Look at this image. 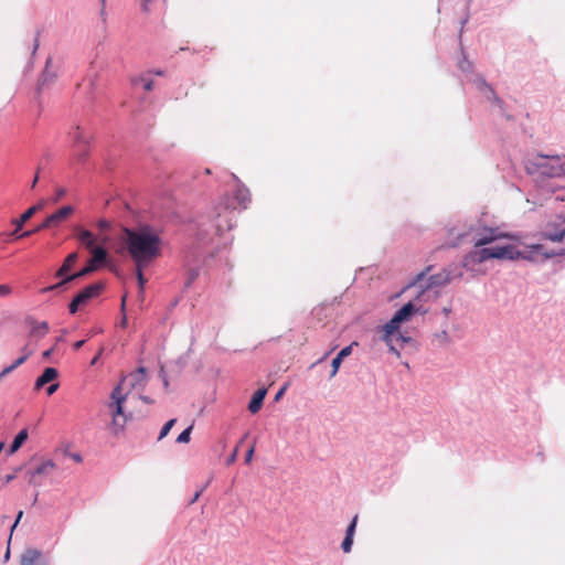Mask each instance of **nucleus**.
I'll return each instance as SVG.
<instances>
[{
    "mask_svg": "<svg viewBox=\"0 0 565 565\" xmlns=\"http://www.w3.org/2000/svg\"><path fill=\"white\" fill-rule=\"evenodd\" d=\"M527 250H520L518 246L513 244H504V245H493V246H484L479 249H475L470 252L466 256V263L472 262L477 264L484 263L490 259H527L535 260L539 256H542L544 259L563 255V252H548L544 245L542 244H533L526 246Z\"/></svg>",
    "mask_w": 565,
    "mask_h": 565,
    "instance_id": "obj_1",
    "label": "nucleus"
},
{
    "mask_svg": "<svg viewBox=\"0 0 565 565\" xmlns=\"http://www.w3.org/2000/svg\"><path fill=\"white\" fill-rule=\"evenodd\" d=\"M122 243L135 264L149 265L161 254V239L149 227L122 231Z\"/></svg>",
    "mask_w": 565,
    "mask_h": 565,
    "instance_id": "obj_2",
    "label": "nucleus"
},
{
    "mask_svg": "<svg viewBox=\"0 0 565 565\" xmlns=\"http://www.w3.org/2000/svg\"><path fill=\"white\" fill-rule=\"evenodd\" d=\"M113 403L109 405L113 411V420H111V431L114 435H118L122 431L126 424V416L124 414L122 404L126 399V396L121 393L120 385L116 386L111 392Z\"/></svg>",
    "mask_w": 565,
    "mask_h": 565,
    "instance_id": "obj_3",
    "label": "nucleus"
},
{
    "mask_svg": "<svg viewBox=\"0 0 565 565\" xmlns=\"http://www.w3.org/2000/svg\"><path fill=\"white\" fill-rule=\"evenodd\" d=\"M416 311L417 309L412 301L397 310L393 318L383 326L384 340L390 343L392 335L399 329L401 323L408 321Z\"/></svg>",
    "mask_w": 565,
    "mask_h": 565,
    "instance_id": "obj_4",
    "label": "nucleus"
},
{
    "mask_svg": "<svg viewBox=\"0 0 565 565\" xmlns=\"http://www.w3.org/2000/svg\"><path fill=\"white\" fill-rule=\"evenodd\" d=\"M104 290L103 282H94L81 290L68 306L70 313L74 315L81 307L86 306L89 300L98 297Z\"/></svg>",
    "mask_w": 565,
    "mask_h": 565,
    "instance_id": "obj_5",
    "label": "nucleus"
},
{
    "mask_svg": "<svg viewBox=\"0 0 565 565\" xmlns=\"http://www.w3.org/2000/svg\"><path fill=\"white\" fill-rule=\"evenodd\" d=\"M500 238H514V237L501 232L500 228H498V227H483L481 231H478L473 235L472 242H473L476 249H479L487 245L492 244L493 242H495Z\"/></svg>",
    "mask_w": 565,
    "mask_h": 565,
    "instance_id": "obj_6",
    "label": "nucleus"
},
{
    "mask_svg": "<svg viewBox=\"0 0 565 565\" xmlns=\"http://www.w3.org/2000/svg\"><path fill=\"white\" fill-rule=\"evenodd\" d=\"M74 210L72 206L66 205L57 210L55 213L47 216L39 226L38 230H46L58 227L63 222H65L72 214Z\"/></svg>",
    "mask_w": 565,
    "mask_h": 565,
    "instance_id": "obj_7",
    "label": "nucleus"
},
{
    "mask_svg": "<svg viewBox=\"0 0 565 565\" xmlns=\"http://www.w3.org/2000/svg\"><path fill=\"white\" fill-rule=\"evenodd\" d=\"M558 222H550L546 224L542 236L552 242H561L565 238V216H559Z\"/></svg>",
    "mask_w": 565,
    "mask_h": 565,
    "instance_id": "obj_8",
    "label": "nucleus"
},
{
    "mask_svg": "<svg viewBox=\"0 0 565 565\" xmlns=\"http://www.w3.org/2000/svg\"><path fill=\"white\" fill-rule=\"evenodd\" d=\"M67 137L71 140L72 147L85 146L87 142L93 141L92 132L79 125H73L67 131Z\"/></svg>",
    "mask_w": 565,
    "mask_h": 565,
    "instance_id": "obj_9",
    "label": "nucleus"
},
{
    "mask_svg": "<svg viewBox=\"0 0 565 565\" xmlns=\"http://www.w3.org/2000/svg\"><path fill=\"white\" fill-rule=\"evenodd\" d=\"M96 269H97V266L89 260L88 264L82 270H79L75 274H72V275H67L60 282L41 289V292L44 294V292L57 290L61 287H63L65 284L73 281L77 278L87 276V275L92 274L93 271H95Z\"/></svg>",
    "mask_w": 565,
    "mask_h": 565,
    "instance_id": "obj_10",
    "label": "nucleus"
},
{
    "mask_svg": "<svg viewBox=\"0 0 565 565\" xmlns=\"http://www.w3.org/2000/svg\"><path fill=\"white\" fill-rule=\"evenodd\" d=\"M20 565H47V561L39 550L28 548L21 555Z\"/></svg>",
    "mask_w": 565,
    "mask_h": 565,
    "instance_id": "obj_11",
    "label": "nucleus"
},
{
    "mask_svg": "<svg viewBox=\"0 0 565 565\" xmlns=\"http://www.w3.org/2000/svg\"><path fill=\"white\" fill-rule=\"evenodd\" d=\"M58 376V372L54 367H46L43 373L36 379L34 388L40 390L45 384L54 382Z\"/></svg>",
    "mask_w": 565,
    "mask_h": 565,
    "instance_id": "obj_12",
    "label": "nucleus"
},
{
    "mask_svg": "<svg viewBox=\"0 0 565 565\" xmlns=\"http://www.w3.org/2000/svg\"><path fill=\"white\" fill-rule=\"evenodd\" d=\"M76 238L78 239L82 246L86 247L89 250L96 247V237L88 230L76 228Z\"/></svg>",
    "mask_w": 565,
    "mask_h": 565,
    "instance_id": "obj_13",
    "label": "nucleus"
},
{
    "mask_svg": "<svg viewBox=\"0 0 565 565\" xmlns=\"http://www.w3.org/2000/svg\"><path fill=\"white\" fill-rule=\"evenodd\" d=\"M266 394H267V390L266 388H259L257 390L249 404H248V411L252 413V414H256L259 412V409L262 408L263 406V402L266 397Z\"/></svg>",
    "mask_w": 565,
    "mask_h": 565,
    "instance_id": "obj_14",
    "label": "nucleus"
},
{
    "mask_svg": "<svg viewBox=\"0 0 565 565\" xmlns=\"http://www.w3.org/2000/svg\"><path fill=\"white\" fill-rule=\"evenodd\" d=\"M55 469V463L52 460H45L41 465H39L33 471L30 473V482H35L36 476H47Z\"/></svg>",
    "mask_w": 565,
    "mask_h": 565,
    "instance_id": "obj_15",
    "label": "nucleus"
},
{
    "mask_svg": "<svg viewBox=\"0 0 565 565\" xmlns=\"http://www.w3.org/2000/svg\"><path fill=\"white\" fill-rule=\"evenodd\" d=\"M22 353H23V355L20 356L19 359H17L13 364L3 369V371L0 373V379H2L4 375L11 373L18 366L22 365L29 359V356L32 355L33 350L29 349V345L26 344L23 347Z\"/></svg>",
    "mask_w": 565,
    "mask_h": 565,
    "instance_id": "obj_16",
    "label": "nucleus"
},
{
    "mask_svg": "<svg viewBox=\"0 0 565 565\" xmlns=\"http://www.w3.org/2000/svg\"><path fill=\"white\" fill-rule=\"evenodd\" d=\"M234 200L237 202L236 205H233V209L237 206L246 207L247 203L250 201L249 191L244 186H238L234 194Z\"/></svg>",
    "mask_w": 565,
    "mask_h": 565,
    "instance_id": "obj_17",
    "label": "nucleus"
},
{
    "mask_svg": "<svg viewBox=\"0 0 565 565\" xmlns=\"http://www.w3.org/2000/svg\"><path fill=\"white\" fill-rule=\"evenodd\" d=\"M78 259V254L76 252L71 253L64 260L61 268L57 270L56 276L57 277H66V275L71 271L72 267L75 265V263Z\"/></svg>",
    "mask_w": 565,
    "mask_h": 565,
    "instance_id": "obj_18",
    "label": "nucleus"
},
{
    "mask_svg": "<svg viewBox=\"0 0 565 565\" xmlns=\"http://www.w3.org/2000/svg\"><path fill=\"white\" fill-rule=\"evenodd\" d=\"M92 142H87L85 146L73 147L74 158L77 163H85L90 154Z\"/></svg>",
    "mask_w": 565,
    "mask_h": 565,
    "instance_id": "obj_19",
    "label": "nucleus"
},
{
    "mask_svg": "<svg viewBox=\"0 0 565 565\" xmlns=\"http://www.w3.org/2000/svg\"><path fill=\"white\" fill-rule=\"evenodd\" d=\"M451 281V276L447 271H441L436 275L429 277V282L427 287H440L449 284Z\"/></svg>",
    "mask_w": 565,
    "mask_h": 565,
    "instance_id": "obj_20",
    "label": "nucleus"
},
{
    "mask_svg": "<svg viewBox=\"0 0 565 565\" xmlns=\"http://www.w3.org/2000/svg\"><path fill=\"white\" fill-rule=\"evenodd\" d=\"M34 215V209H28L19 218L13 220V224L15 225V230L13 235L18 237L19 231L23 227V225Z\"/></svg>",
    "mask_w": 565,
    "mask_h": 565,
    "instance_id": "obj_21",
    "label": "nucleus"
},
{
    "mask_svg": "<svg viewBox=\"0 0 565 565\" xmlns=\"http://www.w3.org/2000/svg\"><path fill=\"white\" fill-rule=\"evenodd\" d=\"M92 258L89 259L93 264H95L97 267L99 264L104 263L107 258V252L102 246H96L93 249H90Z\"/></svg>",
    "mask_w": 565,
    "mask_h": 565,
    "instance_id": "obj_22",
    "label": "nucleus"
},
{
    "mask_svg": "<svg viewBox=\"0 0 565 565\" xmlns=\"http://www.w3.org/2000/svg\"><path fill=\"white\" fill-rule=\"evenodd\" d=\"M131 386H139L146 383V369L139 367L129 375Z\"/></svg>",
    "mask_w": 565,
    "mask_h": 565,
    "instance_id": "obj_23",
    "label": "nucleus"
},
{
    "mask_svg": "<svg viewBox=\"0 0 565 565\" xmlns=\"http://www.w3.org/2000/svg\"><path fill=\"white\" fill-rule=\"evenodd\" d=\"M49 332L47 322H32L31 337L43 338Z\"/></svg>",
    "mask_w": 565,
    "mask_h": 565,
    "instance_id": "obj_24",
    "label": "nucleus"
},
{
    "mask_svg": "<svg viewBox=\"0 0 565 565\" xmlns=\"http://www.w3.org/2000/svg\"><path fill=\"white\" fill-rule=\"evenodd\" d=\"M26 439H28V430L26 429L20 430L9 448V454L10 455L14 454L23 445V443Z\"/></svg>",
    "mask_w": 565,
    "mask_h": 565,
    "instance_id": "obj_25",
    "label": "nucleus"
},
{
    "mask_svg": "<svg viewBox=\"0 0 565 565\" xmlns=\"http://www.w3.org/2000/svg\"><path fill=\"white\" fill-rule=\"evenodd\" d=\"M135 266H136V275H137L138 285H139V294L142 295L143 290H145L146 282H147V279L145 278L142 271L148 265L135 264Z\"/></svg>",
    "mask_w": 565,
    "mask_h": 565,
    "instance_id": "obj_26",
    "label": "nucleus"
},
{
    "mask_svg": "<svg viewBox=\"0 0 565 565\" xmlns=\"http://www.w3.org/2000/svg\"><path fill=\"white\" fill-rule=\"evenodd\" d=\"M50 63H51V60H47L45 70L43 72L42 77H41L40 83H39L40 88H42L44 85L51 83L54 79V77H55V75L51 74L50 71H49Z\"/></svg>",
    "mask_w": 565,
    "mask_h": 565,
    "instance_id": "obj_27",
    "label": "nucleus"
},
{
    "mask_svg": "<svg viewBox=\"0 0 565 565\" xmlns=\"http://www.w3.org/2000/svg\"><path fill=\"white\" fill-rule=\"evenodd\" d=\"M138 84H141L146 92H151L153 89L154 82L151 78L140 77L138 79H134V85Z\"/></svg>",
    "mask_w": 565,
    "mask_h": 565,
    "instance_id": "obj_28",
    "label": "nucleus"
},
{
    "mask_svg": "<svg viewBox=\"0 0 565 565\" xmlns=\"http://www.w3.org/2000/svg\"><path fill=\"white\" fill-rule=\"evenodd\" d=\"M177 419L175 418H172L170 420H168L163 427L161 428V431H160V435H159V440H161L162 438H164L169 431L171 430V428L174 426Z\"/></svg>",
    "mask_w": 565,
    "mask_h": 565,
    "instance_id": "obj_29",
    "label": "nucleus"
},
{
    "mask_svg": "<svg viewBox=\"0 0 565 565\" xmlns=\"http://www.w3.org/2000/svg\"><path fill=\"white\" fill-rule=\"evenodd\" d=\"M193 426L191 425L186 429H184L177 438V443L179 444H186L190 441V436L192 431Z\"/></svg>",
    "mask_w": 565,
    "mask_h": 565,
    "instance_id": "obj_30",
    "label": "nucleus"
},
{
    "mask_svg": "<svg viewBox=\"0 0 565 565\" xmlns=\"http://www.w3.org/2000/svg\"><path fill=\"white\" fill-rule=\"evenodd\" d=\"M434 338L439 344L449 343V334L446 330L435 333Z\"/></svg>",
    "mask_w": 565,
    "mask_h": 565,
    "instance_id": "obj_31",
    "label": "nucleus"
},
{
    "mask_svg": "<svg viewBox=\"0 0 565 565\" xmlns=\"http://www.w3.org/2000/svg\"><path fill=\"white\" fill-rule=\"evenodd\" d=\"M343 360H341L340 358L335 356L333 360H332V363H331V374H330V377H333L335 376V374L338 373L339 369H340V365L342 363Z\"/></svg>",
    "mask_w": 565,
    "mask_h": 565,
    "instance_id": "obj_32",
    "label": "nucleus"
},
{
    "mask_svg": "<svg viewBox=\"0 0 565 565\" xmlns=\"http://www.w3.org/2000/svg\"><path fill=\"white\" fill-rule=\"evenodd\" d=\"M356 522H358V515H355L353 518V520L351 521V523L349 524L348 529H347V534L345 536H350V537H353L354 536V533H355V527H356Z\"/></svg>",
    "mask_w": 565,
    "mask_h": 565,
    "instance_id": "obj_33",
    "label": "nucleus"
},
{
    "mask_svg": "<svg viewBox=\"0 0 565 565\" xmlns=\"http://www.w3.org/2000/svg\"><path fill=\"white\" fill-rule=\"evenodd\" d=\"M352 544H353V537L345 536L343 542H342V545H341L343 552L344 553L351 552Z\"/></svg>",
    "mask_w": 565,
    "mask_h": 565,
    "instance_id": "obj_34",
    "label": "nucleus"
},
{
    "mask_svg": "<svg viewBox=\"0 0 565 565\" xmlns=\"http://www.w3.org/2000/svg\"><path fill=\"white\" fill-rule=\"evenodd\" d=\"M356 344V342H353L352 344L343 348L339 353H338V358H340L341 360H343L344 358L349 356L352 352V347Z\"/></svg>",
    "mask_w": 565,
    "mask_h": 565,
    "instance_id": "obj_35",
    "label": "nucleus"
},
{
    "mask_svg": "<svg viewBox=\"0 0 565 565\" xmlns=\"http://www.w3.org/2000/svg\"><path fill=\"white\" fill-rule=\"evenodd\" d=\"M554 198L556 201H565V188H558L554 191Z\"/></svg>",
    "mask_w": 565,
    "mask_h": 565,
    "instance_id": "obj_36",
    "label": "nucleus"
},
{
    "mask_svg": "<svg viewBox=\"0 0 565 565\" xmlns=\"http://www.w3.org/2000/svg\"><path fill=\"white\" fill-rule=\"evenodd\" d=\"M11 287L8 285H0V297H7L11 294Z\"/></svg>",
    "mask_w": 565,
    "mask_h": 565,
    "instance_id": "obj_37",
    "label": "nucleus"
},
{
    "mask_svg": "<svg viewBox=\"0 0 565 565\" xmlns=\"http://www.w3.org/2000/svg\"><path fill=\"white\" fill-rule=\"evenodd\" d=\"M58 386H60V385H58V383H57V382L52 383V384L46 388V393H47V395H49V396H51L52 394H54V393L57 391Z\"/></svg>",
    "mask_w": 565,
    "mask_h": 565,
    "instance_id": "obj_38",
    "label": "nucleus"
},
{
    "mask_svg": "<svg viewBox=\"0 0 565 565\" xmlns=\"http://www.w3.org/2000/svg\"><path fill=\"white\" fill-rule=\"evenodd\" d=\"M41 230H38V227H33V230L31 231H25L23 232L22 234L18 235L19 238H22V237H28V236H31L38 232H40Z\"/></svg>",
    "mask_w": 565,
    "mask_h": 565,
    "instance_id": "obj_39",
    "label": "nucleus"
},
{
    "mask_svg": "<svg viewBox=\"0 0 565 565\" xmlns=\"http://www.w3.org/2000/svg\"><path fill=\"white\" fill-rule=\"evenodd\" d=\"M98 227L100 230H108L110 227V224L106 220H100V221H98Z\"/></svg>",
    "mask_w": 565,
    "mask_h": 565,
    "instance_id": "obj_40",
    "label": "nucleus"
},
{
    "mask_svg": "<svg viewBox=\"0 0 565 565\" xmlns=\"http://www.w3.org/2000/svg\"><path fill=\"white\" fill-rule=\"evenodd\" d=\"M253 455H254V447H250L245 456L246 463H249L252 461Z\"/></svg>",
    "mask_w": 565,
    "mask_h": 565,
    "instance_id": "obj_41",
    "label": "nucleus"
},
{
    "mask_svg": "<svg viewBox=\"0 0 565 565\" xmlns=\"http://www.w3.org/2000/svg\"><path fill=\"white\" fill-rule=\"evenodd\" d=\"M66 194V190L63 189V188H60L57 189L56 191V198H55V202H57L61 198H63L64 195Z\"/></svg>",
    "mask_w": 565,
    "mask_h": 565,
    "instance_id": "obj_42",
    "label": "nucleus"
},
{
    "mask_svg": "<svg viewBox=\"0 0 565 565\" xmlns=\"http://www.w3.org/2000/svg\"><path fill=\"white\" fill-rule=\"evenodd\" d=\"M561 173V168L552 167L551 170L547 172L548 175L554 177L558 175Z\"/></svg>",
    "mask_w": 565,
    "mask_h": 565,
    "instance_id": "obj_43",
    "label": "nucleus"
},
{
    "mask_svg": "<svg viewBox=\"0 0 565 565\" xmlns=\"http://www.w3.org/2000/svg\"><path fill=\"white\" fill-rule=\"evenodd\" d=\"M236 457H237V448L234 450V452L227 459V465H232L236 460Z\"/></svg>",
    "mask_w": 565,
    "mask_h": 565,
    "instance_id": "obj_44",
    "label": "nucleus"
},
{
    "mask_svg": "<svg viewBox=\"0 0 565 565\" xmlns=\"http://www.w3.org/2000/svg\"><path fill=\"white\" fill-rule=\"evenodd\" d=\"M85 343V340H79V341H76L74 344H73V348L74 350H79Z\"/></svg>",
    "mask_w": 565,
    "mask_h": 565,
    "instance_id": "obj_45",
    "label": "nucleus"
},
{
    "mask_svg": "<svg viewBox=\"0 0 565 565\" xmlns=\"http://www.w3.org/2000/svg\"><path fill=\"white\" fill-rule=\"evenodd\" d=\"M53 352H54V348H51V349L44 351L43 352V358L44 359H49L52 355Z\"/></svg>",
    "mask_w": 565,
    "mask_h": 565,
    "instance_id": "obj_46",
    "label": "nucleus"
},
{
    "mask_svg": "<svg viewBox=\"0 0 565 565\" xmlns=\"http://www.w3.org/2000/svg\"><path fill=\"white\" fill-rule=\"evenodd\" d=\"M22 515H23V512H22V511H20V512L18 513V515H17V520H15V522H14L13 526H12V530H14V529H15V526H17V525H18V523L20 522V520H21Z\"/></svg>",
    "mask_w": 565,
    "mask_h": 565,
    "instance_id": "obj_47",
    "label": "nucleus"
},
{
    "mask_svg": "<svg viewBox=\"0 0 565 565\" xmlns=\"http://www.w3.org/2000/svg\"><path fill=\"white\" fill-rule=\"evenodd\" d=\"M43 205H44V203L40 202L39 204L31 206L30 209H34V214H35L39 210H41L43 207Z\"/></svg>",
    "mask_w": 565,
    "mask_h": 565,
    "instance_id": "obj_48",
    "label": "nucleus"
},
{
    "mask_svg": "<svg viewBox=\"0 0 565 565\" xmlns=\"http://www.w3.org/2000/svg\"><path fill=\"white\" fill-rule=\"evenodd\" d=\"M43 205H44V203L40 202L39 204L31 206L30 209H34V214H35L39 210H41L43 207Z\"/></svg>",
    "mask_w": 565,
    "mask_h": 565,
    "instance_id": "obj_49",
    "label": "nucleus"
},
{
    "mask_svg": "<svg viewBox=\"0 0 565 565\" xmlns=\"http://www.w3.org/2000/svg\"><path fill=\"white\" fill-rule=\"evenodd\" d=\"M482 85L489 89V92L493 95V97L497 102H500V99L495 96V93L492 88L488 87L484 82H482Z\"/></svg>",
    "mask_w": 565,
    "mask_h": 565,
    "instance_id": "obj_50",
    "label": "nucleus"
},
{
    "mask_svg": "<svg viewBox=\"0 0 565 565\" xmlns=\"http://www.w3.org/2000/svg\"><path fill=\"white\" fill-rule=\"evenodd\" d=\"M284 392H285V387L280 388V391L276 394L275 399L278 401L281 397V395L284 394Z\"/></svg>",
    "mask_w": 565,
    "mask_h": 565,
    "instance_id": "obj_51",
    "label": "nucleus"
},
{
    "mask_svg": "<svg viewBox=\"0 0 565 565\" xmlns=\"http://www.w3.org/2000/svg\"><path fill=\"white\" fill-rule=\"evenodd\" d=\"M233 227L232 218H226V228L231 230Z\"/></svg>",
    "mask_w": 565,
    "mask_h": 565,
    "instance_id": "obj_52",
    "label": "nucleus"
},
{
    "mask_svg": "<svg viewBox=\"0 0 565 565\" xmlns=\"http://www.w3.org/2000/svg\"><path fill=\"white\" fill-rule=\"evenodd\" d=\"M72 458L77 462L82 461V457L78 454L73 455Z\"/></svg>",
    "mask_w": 565,
    "mask_h": 565,
    "instance_id": "obj_53",
    "label": "nucleus"
},
{
    "mask_svg": "<svg viewBox=\"0 0 565 565\" xmlns=\"http://www.w3.org/2000/svg\"><path fill=\"white\" fill-rule=\"evenodd\" d=\"M100 354H102V350H100V351H99V353H98V354H97V355L92 360V362H90V364H92V365H94V364L97 362V360H98V358H99V355H100Z\"/></svg>",
    "mask_w": 565,
    "mask_h": 565,
    "instance_id": "obj_54",
    "label": "nucleus"
},
{
    "mask_svg": "<svg viewBox=\"0 0 565 565\" xmlns=\"http://www.w3.org/2000/svg\"><path fill=\"white\" fill-rule=\"evenodd\" d=\"M38 180H39V177H38V175H35L34 180L32 181V185H31L32 188H34V186H35V184H36Z\"/></svg>",
    "mask_w": 565,
    "mask_h": 565,
    "instance_id": "obj_55",
    "label": "nucleus"
},
{
    "mask_svg": "<svg viewBox=\"0 0 565 565\" xmlns=\"http://www.w3.org/2000/svg\"><path fill=\"white\" fill-rule=\"evenodd\" d=\"M125 303H126V296H124L122 300H121V309L122 310L125 309Z\"/></svg>",
    "mask_w": 565,
    "mask_h": 565,
    "instance_id": "obj_56",
    "label": "nucleus"
},
{
    "mask_svg": "<svg viewBox=\"0 0 565 565\" xmlns=\"http://www.w3.org/2000/svg\"><path fill=\"white\" fill-rule=\"evenodd\" d=\"M141 398L146 403H152V401L150 398H148L147 396H142Z\"/></svg>",
    "mask_w": 565,
    "mask_h": 565,
    "instance_id": "obj_57",
    "label": "nucleus"
},
{
    "mask_svg": "<svg viewBox=\"0 0 565 565\" xmlns=\"http://www.w3.org/2000/svg\"><path fill=\"white\" fill-rule=\"evenodd\" d=\"M126 321H127L126 316H124V317H122V320H121V326H125V324H126Z\"/></svg>",
    "mask_w": 565,
    "mask_h": 565,
    "instance_id": "obj_58",
    "label": "nucleus"
},
{
    "mask_svg": "<svg viewBox=\"0 0 565 565\" xmlns=\"http://www.w3.org/2000/svg\"><path fill=\"white\" fill-rule=\"evenodd\" d=\"M102 3H103V8H102V14L105 13V10H104V6H105V0H102Z\"/></svg>",
    "mask_w": 565,
    "mask_h": 565,
    "instance_id": "obj_59",
    "label": "nucleus"
},
{
    "mask_svg": "<svg viewBox=\"0 0 565 565\" xmlns=\"http://www.w3.org/2000/svg\"><path fill=\"white\" fill-rule=\"evenodd\" d=\"M200 493H196L192 502H194L199 498Z\"/></svg>",
    "mask_w": 565,
    "mask_h": 565,
    "instance_id": "obj_60",
    "label": "nucleus"
},
{
    "mask_svg": "<svg viewBox=\"0 0 565 565\" xmlns=\"http://www.w3.org/2000/svg\"><path fill=\"white\" fill-rule=\"evenodd\" d=\"M157 75H162L161 71L156 72Z\"/></svg>",
    "mask_w": 565,
    "mask_h": 565,
    "instance_id": "obj_61",
    "label": "nucleus"
},
{
    "mask_svg": "<svg viewBox=\"0 0 565 565\" xmlns=\"http://www.w3.org/2000/svg\"><path fill=\"white\" fill-rule=\"evenodd\" d=\"M217 228L218 230H223L222 225L221 224H217Z\"/></svg>",
    "mask_w": 565,
    "mask_h": 565,
    "instance_id": "obj_62",
    "label": "nucleus"
},
{
    "mask_svg": "<svg viewBox=\"0 0 565 565\" xmlns=\"http://www.w3.org/2000/svg\"><path fill=\"white\" fill-rule=\"evenodd\" d=\"M7 479H8V481H9V480H12V479H13V477H12V476H8V478H7Z\"/></svg>",
    "mask_w": 565,
    "mask_h": 565,
    "instance_id": "obj_63",
    "label": "nucleus"
}]
</instances>
